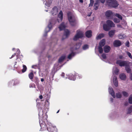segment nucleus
Listing matches in <instances>:
<instances>
[{
    "mask_svg": "<svg viewBox=\"0 0 132 132\" xmlns=\"http://www.w3.org/2000/svg\"><path fill=\"white\" fill-rule=\"evenodd\" d=\"M38 115L40 118H41V120H40L39 121L41 127V130L43 131L46 129L47 130V128L48 127H47L46 123V122L47 121V116L46 114H44L43 111L42 110L39 111L38 113Z\"/></svg>",
    "mask_w": 132,
    "mask_h": 132,
    "instance_id": "obj_1",
    "label": "nucleus"
},
{
    "mask_svg": "<svg viewBox=\"0 0 132 132\" xmlns=\"http://www.w3.org/2000/svg\"><path fill=\"white\" fill-rule=\"evenodd\" d=\"M119 5L116 0H107L106 2V5L111 8H116Z\"/></svg>",
    "mask_w": 132,
    "mask_h": 132,
    "instance_id": "obj_2",
    "label": "nucleus"
},
{
    "mask_svg": "<svg viewBox=\"0 0 132 132\" xmlns=\"http://www.w3.org/2000/svg\"><path fill=\"white\" fill-rule=\"evenodd\" d=\"M68 20L70 24L72 26H74L76 25L75 20L73 19L72 16V14L70 12H68L67 13Z\"/></svg>",
    "mask_w": 132,
    "mask_h": 132,
    "instance_id": "obj_3",
    "label": "nucleus"
},
{
    "mask_svg": "<svg viewBox=\"0 0 132 132\" xmlns=\"http://www.w3.org/2000/svg\"><path fill=\"white\" fill-rule=\"evenodd\" d=\"M116 63L119 64L120 67L125 66V67L128 64H129L130 62L126 61H121L120 60H118L117 61Z\"/></svg>",
    "mask_w": 132,
    "mask_h": 132,
    "instance_id": "obj_4",
    "label": "nucleus"
},
{
    "mask_svg": "<svg viewBox=\"0 0 132 132\" xmlns=\"http://www.w3.org/2000/svg\"><path fill=\"white\" fill-rule=\"evenodd\" d=\"M83 37V34L81 31L77 30L76 34L73 38V40L75 41L77 40L79 38H81Z\"/></svg>",
    "mask_w": 132,
    "mask_h": 132,
    "instance_id": "obj_5",
    "label": "nucleus"
},
{
    "mask_svg": "<svg viewBox=\"0 0 132 132\" xmlns=\"http://www.w3.org/2000/svg\"><path fill=\"white\" fill-rule=\"evenodd\" d=\"M105 15L109 19H111L114 16L115 14L111 10H108L106 12Z\"/></svg>",
    "mask_w": 132,
    "mask_h": 132,
    "instance_id": "obj_6",
    "label": "nucleus"
},
{
    "mask_svg": "<svg viewBox=\"0 0 132 132\" xmlns=\"http://www.w3.org/2000/svg\"><path fill=\"white\" fill-rule=\"evenodd\" d=\"M47 130L49 132H58L57 130L56 127L52 125H49L47 128Z\"/></svg>",
    "mask_w": 132,
    "mask_h": 132,
    "instance_id": "obj_7",
    "label": "nucleus"
},
{
    "mask_svg": "<svg viewBox=\"0 0 132 132\" xmlns=\"http://www.w3.org/2000/svg\"><path fill=\"white\" fill-rule=\"evenodd\" d=\"M114 46L118 47L122 45L121 42L119 40H115L113 43Z\"/></svg>",
    "mask_w": 132,
    "mask_h": 132,
    "instance_id": "obj_8",
    "label": "nucleus"
},
{
    "mask_svg": "<svg viewBox=\"0 0 132 132\" xmlns=\"http://www.w3.org/2000/svg\"><path fill=\"white\" fill-rule=\"evenodd\" d=\"M106 24L109 26L111 28L112 27H114L115 26V24L112 21L108 20L106 21Z\"/></svg>",
    "mask_w": 132,
    "mask_h": 132,
    "instance_id": "obj_9",
    "label": "nucleus"
},
{
    "mask_svg": "<svg viewBox=\"0 0 132 132\" xmlns=\"http://www.w3.org/2000/svg\"><path fill=\"white\" fill-rule=\"evenodd\" d=\"M103 28L105 31H108L111 28L107 24H104L103 26Z\"/></svg>",
    "mask_w": 132,
    "mask_h": 132,
    "instance_id": "obj_10",
    "label": "nucleus"
},
{
    "mask_svg": "<svg viewBox=\"0 0 132 132\" xmlns=\"http://www.w3.org/2000/svg\"><path fill=\"white\" fill-rule=\"evenodd\" d=\"M111 48L110 46L108 45H106L104 47V51L105 53H108L110 50Z\"/></svg>",
    "mask_w": 132,
    "mask_h": 132,
    "instance_id": "obj_11",
    "label": "nucleus"
},
{
    "mask_svg": "<svg viewBox=\"0 0 132 132\" xmlns=\"http://www.w3.org/2000/svg\"><path fill=\"white\" fill-rule=\"evenodd\" d=\"M92 32L91 30H89L86 32L85 34L86 36L88 38H90L92 36Z\"/></svg>",
    "mask_w": 132,
    "mask_h": 132,
    "instance_id": "obj_12",
    "label": "nucleus"
},
{
    "mask_svg": "<svg viewBox=\"0 0 132 132\" xmlns=\"http://www.w3.org/2000/svg\"><path fill=\"white\" fill-rule=\"evenodd\" d=\"M109 92L110 94L114 98L115 97L114 92L111 87H109Z\"/></svg>",
    "mask_w": 132,
    "mask_h": 132,
    "instance_id": "obj_13",
    "label": "nucleus"
},
{
    "mask_svg": "<svg viewBox=\"0 0 132 132\" xmlns=\"http://www.w3.org/2000/svg\"><path fill=\"white\" fill-rule=\"evenodd\" d=\"M66 27L64 24V23L63 22H62L60 25L59 27V29L61 31L64 29Z\"/></svg>",
    "mask_w": 132,
    "mask_h": 132,
    "instance_id": "obj_14",
    "label": "nucleus"
},
{
    "mask_svg": "<svg viewBox=\"0 0 132 132\" xmlns=\"http://www.w3.org/2000/svg\"><path fill=\"white\" fill-rule=\"evenodd\" d=\"M52 28V25L51 23V22H50L48 25L47 27L46 28V29L48 28H49V30L47 31H45V34L44 35V36L45 37L47 36V32L50 31L51 29Z\"/></svg>",
    "mask_w": 132,
    "mask_h": 132,
    "instance_id": "obj_15",
    "label": "nucleus"
},
{
    "mask_svg": "<svg viewBox=\"0 0 132 132\" xmlns=\"http://www.w3.org/2000/svg\"><path fill=\"white\" fill-rule=\"evenodd\" d=\"M116 32L115 30H111L109 32L108 35L109 37L112 38L113 37Z\"/></svg>",
    "mask_w": 132,
    "mask_h": 132,
    "instance_id": "obj_16",
    "label": "nucleus"
},
{
    "mask_svg": "<svg viewBox=\"0 0 132 132\" xmlns=\"http://www.w3.org/2000/svg\"><path fill=\"white\" fill-rule=\"evenodd\" d=\"M125 70L127 73H131V70L130 66L129 65V64H128V65H127L125 67Z\"/></svg>",
    "mask_w": 132,
    "mask_h": 132,
    "instance_id": "obj_17",
    "label": "nucleus"
},
{
    "mask_svg": "<svg viewBox=\"0 0 132 132\" xmlns=\"http://www.w3.org/2000/svg\"><path fill=\"white\" fill-rule=\"evenodd\" d=\"M70 34V31L67 29H66L64 30V33L63 36H65V38H67Z\"/></svg>",
    "mask_w": 132,
    "mask_h": 132,
    "instance_id": "obj_18",
    "label": "nucleus"
},
{
    "mask_svg": "<svg viewBox=\"0 0 132 132\" xmlns=\"http://www.w3.org/2000/svg\"><path fill=\"white\" fill-rule=\"evenodd\" d=\"M120 78L122 80H125L126 78V76L124 73H121L119 75Z\"/></svg>",
    "mask_w": 132,
    "mask_h": 132,
    "instance_id": "obj_19",
    "label": "nucleus"
},
{
    "mask_svg": "<svg viewBox=\"0 0 132 132\" xmlns=\"http://www.w3.org/2000/svg\"><path fill=\"white\" fill-rule=\"evenodd\" d=\"M76 78V76L72 74H70L68 77V78L69 79L73 80H75Z\"/></svg>",
    "mask_w": 132,
    "mask_h": 132,
    "instance_id": "obj_20",
    "label": "nucleus"
},
{
    "mask_svg": "<svg viewBox=\"0 0 132 132\" xmlns=\"http://www.w3.org/2000/svg\"><path fill=\"white\" fill-rule=\"evenodd\" d=\"M105 39H103L101 40L99 43V46L102 47L104 46L105 44Z\"/></svg>",
    "mask_w": 132,
    "mask_h": 132,
    "instance_id": "obj_21",
    "label": "nucleus"
},
{
    "mask_svg": "<svg viewBox=\"0 0 132 132\" xmlns=\"http://www.w3.org/2000/svg\"><path fill=\"white\" fill-rule=\"evenodd\" d=\"M63 14L62 11H60L58 15V17L60 18V19L62 21L63 18Z\"/></svg>",
    "mask_w": 132,
    "mask_h": 132,
    "instance_id": "obj_22",
    "label": "nucleus"
},
{
    "mask_svg": "<svg viewBox=\"0 0 132 132\" xmlns=\"http://www.w3.org/2000/svg\"><path fill=\"white\" fill-rule=\"evenodd\" d=\"M104 34H100L97 36L96 39L97 40L100 39L104 37Z\"/></svg>",
    "mask_w": 132,
    "mask_h": 132,
    "instance_id": "obj_23",
    "label": "nucleus"
},
{
    "mask_svg": "<svg viewBox=\"0 0 132 132\" xmlns=\"http://www.w3.org/2000/svg\"><path fill=\"white\" fill-rule=\"evenodd\" d=\"M52 11L53 12H54L53 13H52L53 14H54V13H54L55 15L57 14L58 12L57 9V7L56 6L54 7Z\"/></svg>",
    "mask_w": 132,
    "mask_h": 132,
    "instance_id": "obj_24",
    "label": "nucleus"
},
{
    "mask_svg": "<svg viewBox=\"0 0 132 132\" xmlns=\"http://www.w3.org/2000/svg\"><path fill=\"white\" fill-rule=\"evenodd\" d=\"M28 76L29 78L32 81V79L34 77V74L33 72H30L28 75Z\"/></svg>",
    "mask_w": 132,
    "mask_h": 132,
    "instance_id": "obj_25",
    "label": "nucleus"
},
{
    "mask_svg": "<svg viewBox=\"0 0 132 132\" xmlns=\"http://www.w3.org/2000/svg\"><path fill=\"white\" fill-rule=\"evenodd\" d=\"M75 55V53L74 52H72L68 56V59H71L72 56H74Z\"/></svg>",
    "mask_w": 132,
    "mask_h": 132,
    "instance_id": "obj_26",
    "label": "nucleus"
},
{
    "mask_svg": "<svg viewBox=\"0 0 132 132\" xmlns=\"http://www.w3.org/2000/svg\"><path fill=\"white\" fill-rule=\"evenodd\" d=\"M116 17H118L121 20H122V17L118 13H116L115 14V15Z\"/></svg>",
    "mask_w": 132,
    "mask_h": 132,
    "instance_id": "obj_27",
    "label": "nucleus"
},
{
    "mask_svg": "<svg viewBox=\"0 0 132 132\" xmlns=\"http://www.w3.org/2000/svg\"><path fill=\"white\" fill-rule=\"evenodd\" d=\"M14 81V85H15L19 83V81L17 79L14 80H13L12 81L10 82V84H11V83H12Z\"/></svg>",
    "mask_w": 132,
    "mask_h": 132,
    "instance_id": "obj_28",
    "label": "nucleus"
},
{
    "mask_svg": "<svg viewBox=\"0 0 132 132\" xmlns=\"http://www.w3.org/2000/svg\"><path fill=\"white\" fill-rule=\"evenodd\" d=\"M65 58L64 56H61L59 60V62H62Z\"/></svg>",
    "mask_w": 132,
    "mask_h": 132,
    "instance_id": "obj_29",
    "label": "nucleus"
},
{
    "mask_svg": "<svg viewBox=\"0 0 132 132\" xmlns=\"http://www.w3.org/2000/svg\"><path fill=\"white\" fill-rule=\"evenodd\" d=\"M132 112V106H130L128 109L127 114H130Z\"/></svg>",
    "mask_w": 132,
    "mask_h": 132,
    "instance_id": "obj_30",
    "label": "nucleus"
},
{
    "mask_svg": "<svg viewBox=\"0 0 132 132\" xmlns=\"http://www.w3.org/2000/svg\"><path fill=\"white\" fill-rule=\"evenodd\" d=\"M23 69H22V71L23 73L25 72L27 69V68L26 65H23Z\"/></svg>",
    "mask_w": 132,
    "mask_h": 132,
    "instance_id": "obj_31",
    "label": "nucleus"
},
{
    "mask_svg": "<svg viewBox=\"0 0 132 132\" xmlns=\"http://www.w3.org/2000/svg\"><path fill=\"white\" fill-rule=\"evenodd\" d=\"M98 51L101 54L103 52V49L102 47L99 46L98 47Z\"/></svg>",
    "mask_w": 132,
    "mask_h": 132,
    "instance_id": "obj_32",
    "label": "nucleus"
},
{
    "mask_svg": "<svg viewBox=\"0 0 132 132\" xmlns=\"http://www.w3.org/2000/svg\"><path fill=\"white\" fill-rule=\"evenodd\" d=\"M116 97L117 98H120L122 97L121 94L120 93H118L116 94Z\"/></svg>",
    "mask_w": 132,
    "mask_h": 132,
    "instance_id": "obj_33",
    "label": "nucleus"
},
{
    "mask_svg": "<svg viewBox=\"0 0 132 132\" xmlns=\"http://www.w3.org/2000/svg\"><path fill=\"white\" fill-rule=\"evenodd\" d=\"M113 21L114 22L116 23H119L120 22V20L117 18H114L113 19Z\"/></svg>",
    "mask_w": 132,
    "mask_h": 132,
    "instance_id": "obj_34",
    "label": "nucleus"
},
{
    "mask_svg": "<svg viewBox=\"0 0 132 132\" xmlns=\"http://www.w3.org/2000/svg\"><path fill=\"white\" fill-rule=\"evenodd\" d=\"M119 71V70L116 67L114 72L116 75H118Z\"/></svg>",
    "mask_w": 132,
    "mask_h": 132,
    "instance_id": "obj_35",
    "label": "nucleus"
},
{
    "mask_svg": "<svg viewBox=\"0 0 132 132\" xmlns=\"http://www.w3.org/2000/svg\"><path fill=\"white\" fill-rule=\"evenodd\" d=\"M118 37L119 39H123L125 37V35H118Z\"/></svg>",
    "mask_w": 132,
    "mask_h": 132,
    "instance_id": "obj_36",
    "label": "nucleus"
},
{
    "mask_svg": "<svg viewBox=\"0 0 132 132\" xmlns=\"http://www.w3.org/2000/svg\"><path fill=\"white\" fill-rule=\"evenodd\" d=\"M88 48V46L87 45H85L82 47V48L84 50H85Z\"/></svg>",
    "mask_w": 132,
    "mask_h": 132,
    "instance_id": "obj_37",
    "label": "nucleus"
},
{
    "mask_svg": "<svg viewBox=\"0 0 132 132\" xmlns=\"http://www.w3.org/2000/svg\"><path fill=\"white\" fill-rule=\"evenodd\" d=\"M122 94L125 96L127 97L128 96V93L125 92L124 91L122 92Z\"/></svg>",
    "mask_w": 132,
    "mask_h": 132,
    "instance_id": "obj_38",
    "label": "nucleus"
},
{
    "mask_svg": "<svg viewBox=\"0 0 132 132\" xmlns=\"http://www.w3.org/2000/svg\"><path fill=\"white\" fill-rule=\"evenodd\" d=\"M126 54L128 55L130 58L131 59H132V56L131 55V53L128 52H126Z\"/></svg>",
    "mask_w": 132,
    "mask_h": 132,
    "instance_id": "obj_39",
    "label": "nucleus"
},
{
    "mask_svg": "<svg viewBox=\"0 0 132 132\" xmlns=\"http://www.w3.org/2000/svg\"><path fill=\"white\" fill-rule=\"evenodd\" d=\"M99 4H94V9L95 10H97L99 6Z\"/></svg>",
    "mask_w": 132,
    "mask_h": 132,
    "instance_id": "obj_40",
    "label": "nucleus"
},
{
    "mask_svg": "<svg viewBox=\"0 0 132 132\" xmlns=\"http://www.w3.org/2000/svg\"><path fill=\"white\" fill-rule=\"evenodd\" d=\"M129 102L130 104H132V97H130L128 99Z\"/></svg>",
    "mask_w": 132,
    "mask_h": 132,
    "instance_id": "obj_41",
    "label": "nucleus"
},
{
    "mask_svg": "<svg viewBox=\"0 0 132 132\" xmlns=\"http://www.w3.org/2000/svg\"><path fill=\"white\" fill-rule=\"evenodd\" d=\"M125 45L127 47H129V42L128 41H127L125 43Z\"/></svg>",
    "mask_w": 132,
    "mask_h": 132,
    "instance_id": "obj_42",
    "label": "nucleus"
},
{
    "mask_svg": "<svg viewBox=\"0 0 132 132\" xmlns=\"http://www.w3.org/2000/svg\"><path fill=\"white\" fill-rule=\"evenodd\" d=\"M114 85L115 86L117 87L118 86V81H115L113 82Z\"/></svg>",
    "mask_w": 132,
    "mask_h": 132,
    "instance_id": "obj_43",
    "label": "nucleus"
},
{
    "mask_svg": "<svg viewBox=\"0 0 132 132\" xmlns=\"http://www.w3.org/2000/svg\"><path fill=\"white\" fill-rule=\"evenodd\" d=\"M102 58L104 59H105L106 58V55L104 53L102 55Z\"/></svg>",
    "mask_w": 132,
    "mask_h": 132,
    "instance_id": "obj_44",
    "label": "nucleus"
},
{
    "mask_svg": "<svg viewBox=\"0 0 132 132\" xmlns=\"http://www.w3.org/2000/svg\"><path fill=\"white\" fill-rule=\"evenodd\" d=\"M118 81L117 77L116 76L114 77L113 78V82Z\"/></svg>",
    "mask_w": 132,
    "mask_h": 132,
    "instance_id": "obj_45",
    "label": "nucleus"
},
{
    "mask_svg": "<svg viewBox=\"0 0 132 132\" xmlns=\"http://www.w3.org/2000/svg\"><path fill=\"white\" fill-rule=\"evenodd\" d=\"M35 80L34 81L35 82L38 81H39L37 77H35Z\"/></svg>",
    "mask_w": 132,
    "mask_h": 132,
    "instance_id": "obj_46",
    "label": "nucleus"
},
{
    "mask_svg": "<svg viewBox=\"0 0 132 132\" xmlns=\"http://www.w3.org/2000/svg\"><path fill=\"white\" fill-rule=\"evenodd\" d=\"M99 0H96V2L95 3V4H99Z\"/></svg>",
    "mask_w": 132,
    "mask_h": 132,
    "instance_id": "obj_47",
    "label": "nucleus"
},
{
    "mask_svg": "<svg viewBox=\"0 0 132 132\" xmlns=\"http://www.w3.org/2000/svg\"><path fill=\"white\" fill-rule=\"evenodd\" d=\"M119 57L120 59H122L124 58L123 56L122 55H119Z\"/></svg>",
    "mask_w": 132,
    "mask_h": 132,
    "instance_id": "obj_48",
    "label": "nucleus"
},
{
    "mask_svg": "<svg viewBox=\"0 0 132 132\" xmlns=\"http://www.w3.org/2000/svg\"><path fill=\"white\" fill-rule=\"evenodd\" d=\"M78 43H77L76 44V46H77V47H76L75 48V50H77V49H78L79 48V47H80V46L79 45L78 46Z\"/></svg>",
    "mask_w": 132,
    "mask_h": 132,
    "instance_id": "obj_49",
    "label": "nucleus"
},
{
    "mask_svg": "<svg viewBox=\"0 0 132 132\" xmlns=\"http://www.w3.org/2000/svg\"><path fill=\"white\" fill-rule=\"evenodd\" d=\"M117 27L118 28H122V26L120 24H118L117 25Z\"/></svg>",
    "mask_w": 132,
    "mask_h": 132,
    "instance_id": "obj_50",
    "label": "nucleus"
},
{
    "mask_svg": "<svg viewBox=\"0 0 132 132\" xmlns=\"http://www.w3.org/2000/svg\"><path fill=\"white\" fill-rule=\"evenodd\" d=\"M105 0H99L100 2L102 3H104Z\"/></svg>",
    "mask_w": 132,
    "mask_h": 132,
    "instance_id": "obj_51",
    "label": "nucleus"
},
{
    "mask_svg": "<svg viewBox=\"0 0 132 132\" xmlns=\"http://www.w3.org/2000/svg\"><path fill=\"white\" fill-rule=\"evenodd\" d=\"M93 3H90V4H89V7L92 6H93Z\"/></svg>",
    "mask_w": 132,
    "mask_h": 132,
    "instance_id": "obj_52",
    "label": "nucleus"
},
{
    "mask_svg": "<svg viewBox=\"0 0 132 132\" xmlns=\"http://www.w3.org/2000/svg\"><path fill=\"white\" fill-rule=\"evenodd\" d=\"M15 53H14V54H13V55L12 56H11V57H10V59H11L12 58H13V57H14L15 56Z\"/></svg>",
    "mask_w": 132,
    "mask_h": 132,
    "instance_id": "obj_53",
    "label": "nucleus"
},
{
    "mask_svg": "<svg viewBox=\"0 0 132 132\" xmlns=\"http://www.w3.org/2000/svg\"><path fill=\"white\" fill-rule=\"evenodd\" d=\"M39 98L40 99H42L43 97L42 95H40L39 96Z\"/></svg>",
    "mask_w": 132,
    "mask_h": 132,
    "instance_id": "obj_54",
    "label": "nucleus"
},
{
    "mask_svg": "<svg viewBox=\"0 0 132 132\" xmlns=\"http://www.w3.org/2000/svg\"><path fill=\"white\" fill-rule=\"evenodd\" d=\"M90 2L92 3H94V1L93 0H90Z\"/></svg>",
    "mask_w": 132,
    "mask_h": 132,
    "instance_id": "obj_55",
    "label": "nucleus"
},
{
    "mask_svg": "<svg viewBox=\"0 0 132 132\" xmlns=\"http://www.w3.org/2000/svg\"><path fill=\"white\" fill-rule=\"evenodd\" d=\"M79 1L80 3H82L83 2V0H79Z\"/></svg>",
    "mask_w": 132,
    "mask_h": 132,
    "instance_id": "obj_56",
    "label": "nucleus"
},
{
    "mask_svg": "<svg viewBox=\"0 0 132 132\" xmlns=\"http://www.w3.org/2000/svg\"><path fill=\"white\" fill-rule=\"evenodd\" d=\"M128 102L125 103V106H127L128 105Z\"/></svg>",
    "mask_w": 132,
    "mask_h": 132,
    "instance_id": "obj_57",
    "label": "nucleus"
},
{
    "mask_svg": "<svg viewBox=\"0 0 132 132\" xmlns=\"http://www.w3.org/2000/svg\"><path fill=\"white\" fill-rule=\"evenodd\" d=\"M41 81L42 82H43L44 81V79L43 78H42L41 79Z\"/></svg>",
    "mask_w": 132,
    "mask_h": 132,
    "instance_id": "obj_58",
    "label": "nucleus"
},
{
    "mask_svg": "<svg viewBox=\"0 0 132 132\" xmlns=\"http://www.w3.org/2000/svg\"><path fill=\"white\" fill-rule=\"evenodd\" d=\"M130 78L131 80H132V73H131V76L130 77Z\"/></svg>",
    "mask_w": 132,
    "mask_h": 132,
    "instance_id": "obj_59",
    "label": "nucleus"
},
{
    "mask_svg": "<svg viewBox=\"0 0 132 132\" xmlns=\"http://www.w3.org/2000/svg\"><path fill=\"white\" fill-rule=\"evenodd\" d=\"M64 73L63 72H62V76H64Z\"/></svg>",
    "mask_w": 132,
    "mask_h": 132,
    "instance_id": "obj_60",
    "label": "nucleus"
},
{
    "mask_svg": "<svg viewBox=\"0 0 132 132\" xmlns=\"http://www.w3.org/2000/svg\"><path fill=\"white\" fill-rule=\"evenodd\" d=\"M16 63H17V62H15V64L14 65V66L15 65H16Z\"/></svg>",
    "mask_w": 132,
    "mask_h": 132,
    "instance_id": "obj_61",
    "label": "nucleus"
},
{
    "mask_svg": "<svg viewBox=\"0 0 132 132\" xmlns=\"http://www.w3.org/2000/svg\"><path fill=\"white\" fill-rule=\"evenodd\" d=\"M59 110H58L57 111V112H56V113H58L59 112Z\"/></svg>",
    "mask_w": 132,
    "mask_h": 132,
    "instance_id": "obj_62",
    "label": "nucleus"
},
{
    "mask_svg": "<svg viewBox=\"0 0 132 132\" xmlns=\"http://www.w3.org/2000/svg\"><path fill=\"white\" fill-rule=\"evenodd\" d=\"M65 38H64L63 37L62 38V40H63L64 39H65Z\"/></svg>",
    "mask_w": 132,
    "mask_h": 132,
    "instance_id": "obj_63",
    "label": "nucleus"
},
{
    "mask_svg": "<svg viewBox=\"0 0 132 132\" xmlns=\"http://www.w3.org/2000/svg\"><path fill=\"white\" fill-rule=\"evenodd\" d=\"M32 87V85L31 86H30V87Z\"/></svg>",
    "mask_w": 132,
    "mask_h": 132,
    "instance_id": "obj_64",
    "label": "nucleus"
}]
</instances>
